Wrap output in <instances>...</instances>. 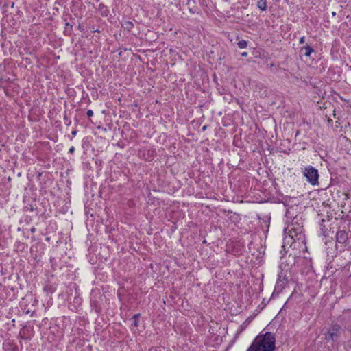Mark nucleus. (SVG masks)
Segmentation results:
<instances>
[{
    "mask_svg": "<svg viewBox=\"0 0 351 351\" xmlns=\"http://www.w3.org/2000/svg\"><path fill=\"white\" fill-rule=\"evenodd\" d=\"M275 342L274 335L271 332L260 334L254 339L247 351H274L276 348Z\"/></svg>",
    "mask_w": 351,
    "mask_h": 351,
    "instance_id": "obj_1",
    "label": "nucleus"
},
{
    "mask_svg": "<svg viewBox=\"0 0 351 351\" xmlns=\"http://www.w3.org/2000/svg\"><path fill=\"white\" fill-rule=\"evenodd\" d=\"M341 334V327L338 324L331 326L325 335V339L332 343L336 342Z\"/></svg>",
    "mask_w": 351,
    "mask_h": 351,
    "instance_id": "obj_2",
    "label": "nucleus"
},
{
    "mask_svg": "<svg viewBox=\"0 0 351 351\" xmlns=\"http://www.w3.org/2000/svg\"><path fill=\"white\" fill-rule=\"evenodd\" d=\"M304 175L312 185L318 184L319 174L317 170L314 167L309 166L305 168Z\"/></svg>",
    "mask_w": 351,
    "mask_h": 351,
    "instance_id": "obj_3",
    "label": "nucleus"
},
{
    "mask_svg": "<svg viewBox=\"0 0 351 351\" xmlns=\"http://www.w3.org/2000/svg\"><path fill=\"white\" fill-rule=\"evenodd\" d=\"M336 239L337 242L344 243L348 239L346 232L343 230L338 231L336 234Z\"/></svg>",
    "mask_w": 351,
    "mask_h": 351,
    "instance_id": "obj_4",
    "label": "nucleus"
},
{
    "mask_svg": "<svg viewBox=\"0 0 351 351\" xmlns=\"http://www.w3.org/2000/svg\"><path fill=\"white\" fill-rule=\"evenodd\" d=\"M300 51L306 57H310L311 54L314 52V49L308 45H306L302 47Z\"/></svg>",
    "mask_w": 351,
    "mask_h": 351,
    "instance_id": "obj_5",
    "label": "nucleus"
},
{
    "mask_svg": "<svg viewBox=\"0 0 351 351\" xmlns=\"http://www.w3.org/2000/svg\"><path fill=\"white\" fill-rule=\"evenodd\" d=\"M257 7L262 11L267 9V1L266 0H258L257 1Z\"/></svg>",
    "mask_w": 351,
    "mask_h": 351,
    "instance_id": "obj_6",
    "label": "nucleus"
},
{
    "mask_svg": "<svg viewBox=\"0 0 351 351\" xmlns=\"http://www.w3.org/2000/svg\"><path fill=\"white\" fill-rule=\"evenodd\" d=\"M122 26L123 27L124 29L130 31L132 28L134 27V24L131 21H126L123 23Z\"/></svg>",
    "mask_w": 351,
    "mask_h": 351,
    "instance_id": "obj_7",
    "label": "nucleus"
},
{
    "mask_svg": "<svg viewBox=\"0 0 351 351\" xmlns=\"http://www.w3.org/2000/svg\"><path fill=\"white\" fill-rule=\"evenodd\" d=\"M238 46L241 49H244L247 47V42L244 40H241L238 43Z\"/></svg>",
    "mask_w": 351,
    "mask_h": 351,
    "instance_id": "obj_8",
    "label": "nucleus"
},
{
    "mask_svg": "<svg viewBox=\"0 0 351 351\" xmlns=\"http://www.w3.org/2000/svg\"><path fill=\"white\" fill-rule=\"evenodd\" d=\"M86 114L88 117H92L93 115V111L92 110H88Z\"/></svg>",
    "mask_w": 351,
    "mask_h": 351,
    "instance_id": "obj_9",
    "label": "nucleus"
},
{
    "mask_svg": "<svg viewBox=\"0 0 351 351\" xmlns=\"http://www.w3.org/2000/svg\"><path fill=\"white\" fill-rule=\"evenodd\" d=\"M305 42V38L304 36L300 38V43L303 44Z\"/></svg>",
    "mask_w": 351,
    "mask_h": 351,
    "instance_id": "obj_10",
    "label": "nucleus"
},
{
    "mask_svg": "<svg viewBox=\"0 0 351 351\" xmlns=\"http://www.w3.org/2000/svg\"><path fill=\"white\" fill-rule=\"evenodd\" d=\"M74 151H75V148H74V147H71V148L69 149V152H70V153H73V152H74Z\"/></svg>",
    "mask_w": 351,
    "mask_h": 351,
    "instance_id": "obj_11",
    "label": "nucleus"
},
{
    "mask_svg": "<svg viewBox=\"0 0 351 351\" xmlns=\"http://www.w3.org/2000/svg\"><path fill=\"white\" fill-rule=\"evenodd\" d=\"M243 56H246L247 55V52H243L241 54Z\"/></svg>",
    "mask_w": 351,
    "mask_h": 351,
    "instance_id": "obj_12",
    "label": "nucleus"
},
{
    "mask_svg": "<svg viewBox=\"0 0 351 351\" xmlns=\"http://www.w3.org/2000/svg\"><path fill=\"white\" fill-rule=\"evenodd\" d=\"M72 134H73V135H75V134H76V131H73V132H72Z\"/></svg>",
    "mask_w": 351,
    "mask_h": 351,
    "instance_id": "obj_13",
    "label": "nucleus"
},
{
    "mask_svg": "<svg viewBox=\"0 0 351 351\" xmlns=\"http://www.w3.org/2000/svg\"><path fill=\"white\" fill-rule=\"evenodd\" d=\"M31 231H32V232H34L35 231V228H32L31 229Z\"/></svg>",
    "mask_w": 351,
    "mask_h": 351,
    "instance_id": "obj_14",
    "label": "nucleus"
},
{
    "mask_svg": "<svg viewBox=\"0 0 351 351\" xmlns=\"http://www.w3.org/2000/svg\"><path fill=\"white\" fill-rule=\"evenodd\" d=\"M206 126H204V127L202 128L203 130H206Z\"/></svg>",
    "mask_w": 351,
    "mask_h": 351,
    "instance_id": "obj_15",
    "label": "nucleus"
}]
</instances>
